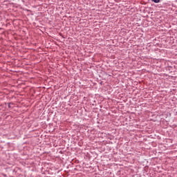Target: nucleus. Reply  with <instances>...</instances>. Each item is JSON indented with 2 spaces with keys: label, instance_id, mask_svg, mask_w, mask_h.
Returning a JSON list of instances; mask_svg holds the SVG:
<instances>
[{
  "label": "nucleus",
  "instance_id": "obj_1",
  "mask_svg": "<svg viewBox=\"0 0 177 177\" xmlns=\"http://www.w3.org/2000/svg\"><path fill=\"white\" fill-rule=\"evenodd\" d=\"M153 2H155V3H158L160 2V0H152Z\"/></svg>",
  "mask_w": 177,
  "mask_h": 177
}]
</instances>
